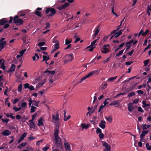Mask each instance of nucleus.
Instances as JSON below:
<instances>
[{
  "mask_svg": "<svg viewBox=\"0 0 151 151\" xmlns=\"http://www.w3.org/2000/svg\"><path fill=\"white\" fill-rule=\"evenodd\" d=\"M59 127V124L56 125V126L55 129L54 136L55 144L58 147L61 148L62 147V144L61 142V139L58 135Z\"/></svg>",
  "mask_w": 151,
  "mask_h": 151,
  "instance_id": "nucleus-1",
  "label": "nucleus"
},
{
  "mask_svg": "<svg viewBox=\"0 0 151 151\" xmlns=\"http://www.w3.org/2000/svg\"><path fill=\"white\" fill-rule=\"evenodd\" d=\"M49 12H50V13L48 14L47 16L49 17H50L53 16L56 13V11L54 8L48 7L46 9L45 12L46 14H48Z\"/></svg>",
  "mask_w": 151,
  "mask_h": 151,
  "instance_id": "nucleus-2",
  "label": "nucleus"
},
{
  "mask_svg": "<svg viewBox=\"0 0 151 151\" xmlns=\"http://www.w3.org/2000/svg\"><path fill=\"white\" fill-rule=\"evenodd\" d=\"M18 15H15L13 18V23L14 24H18L19 25H22L23 24V21L21 19H19Z\"/></svg>",
  "mask_w": 151,
  "mask_h": 151,
  "instance_id": "nucleus-3",
  "label": "nucleus"
},
{
  "mask_svg": "<svg viewBox=\"0 0 151 151\" xmlns=\"http://www.w3.org/2000/svg\"><path fill=\"white\" fill-rule=\"evenodd\" d=\"M52 119L53 120L54 123L56 124V125L59 124V115L58 113L57 112L55 115L52 114Z\"/></svg>",
  "mask_w": 151,
  "mask_h": 151,
  "instance_id": "nucleus-4",
  "label": "nucleus"
},
{
  "mask_svg": "<svg viewBox=\"0 0 151 151\" xmlns=\"http://www.w3.org/2000/svg\"><path fill=\"white\" fill-rule=\"evenodd\" d=\"M99 27L100 26L99 25L96 27L95 29V33L92 35L93 39H94L96 37L99 33L100 31V29H99Z\"/></svg>",
  "mask_w": 151,
  "mask_h": 151,
  "instance_id": "nucleus-5",
  "label": "nucleus"
},
{
  "mask_svg": "<svg viewBox=\"0 0 151 151\" xmlns=\"http://www.w3.org/2000/svg\"><path fill=\"white\" fill-rule=\"evenodd\" d=\"M70 4L69 3L66 2L62 5L57 7V9L60 10H61L63 9H65Z\"/></svg>",
  "mask_w": 151,
  "mask_h": 151,
  "instance_id": "nucleus-6",
  "label": "nucleus"
},
{
  "mask_svg": "<svg viewBox=\"0 0 151 151\" xmlns=\"http://www.w3.org/2000/svg\"><path fill=\"white\" fill-rule=\"evenodd\" d=\"M6 45V41H0V52L3 49Z\"/></svg>",
  "mask_w": 151,
  "mask_h": 151,
  "instance_id": "nucleus-7",
  "label": "nucleus"
},
{
  "mask_svg": "<svg viewBox=\"0 0 151 151\" xmlns=\"http://www.w3.org/2000/svg\"><path fill=\"white\" fill-rule=\"evenodd\" d=\"M64 143L65 148L66 151H67L68 150L71 149L70 145L67 142V141L65 139L64 140Z\"/></svg>",
  "mask_w": 151,
  "mask_h": 151,
  "instance_id": "nucleus-8",
  "label": "nucleus"
},
{
  "mask_svg": "<svg viewBox=\"0 0 151 151\" xmlns=\"http://www.w3.org/2000/svg\"><path fill=\"white\" fill-rule=\"evenodd\" d=\"M8 22V20L6 18H3L0 19V25H4Z\"/></svg>",
  "mask_w": 151,
  "mask_h": 151,
  "instance_id": "nucleus-9",
  "label": "nucleus"
},
{
  "mask_svg": "<svg viewBox=\"0 0 151 151\" xmlns=\"http://www.w3.org/2000/svg\"><path fill=\"white\" fill-rule=\"evenodd\" d=\"M148 131L147 130H145L142 131V134L140 135V141H142L144 139V137L145 135L148 133Z\"/></svg>",
  "mask_w": 151,
  "mask_h": 151,
  "instance_id": "nucleus-10",
  "label": "nucleus"
},
{
  "mask_svg": "<svg viewBox=\"0 0 151 151\" xmlns=\"http://www.w3.org/2000/svg\"><path fill=\"white\" fill-rule=\"evenodd\" d=\"M106 122L104 120H101L99 124V126L101 128L104 129L105 127Z\"/></svg>",
  "mask_w": 151,
  "mask_h": 151,
  "instance_id": "nucleus-11",
  "label": "nucleus"
},
{
  "mask_svg": "<svg viewBox=\"0 0 151 151\" xmlns=\"http://www.w3.org/2000/svg\"><path fill=\"white\" fill-rule=\"evenodd\" d=\"M99 39V37H98L97 39L95 40H94L91 43V45L90 46H88L86 48V49H87L88 48H89L90 47H91V46H96V42Z\"/></svg>",
  "mask_w": 151,
  "mask_h": 151,
  "instance_id": "nucleus-12",
  "label": "nucleus"
},
{
  "mask_svg": "<svg viewBox=\"0 0 151 151\" xmlns=\"http://www.w3.org/2000/svg\"><path fill=\"white\" fill-rule=\"evenodd\" d=\"M1 134L4 136H7L11 134V132L9 130H6L4 131Z\"/></svg>",
  "mask_w": 151,
  "mask_h": 151,
  "instance_id": "nucleus-13",
  "label": "nucleus"
},
{
  "mask_svg": "<svg viewBox=\"0 0 151 151\" xmlns=\"http://www.w3.org/2000/svg\"><path fill=\"white\" fill-rule=\"evenodd\" d=\"M118 100H114L111 102L109 105L112 106L114 105L115 107H117L119 105Z\"/></svg>",
  "mask_w": 151,
  "mask_h": 151,
  "instance_id": "nucleus-14",
  "label": "nucleus"
},
{
  "mask_svg": "<svg viewBox=\"0 0 151 151\" xmlns=\"http://www.w3.org/2000/svg\"><path fill=\"white\" fill-rule=\"evenodd\" d=\"M44 74H46L45 75L46 76H48L50 74H51L52 75H54L55 73V72L54 70L50 71V70H46L44 72Z\"/></svg>",
  "mask_w": 151,
  "mask_h": 151,
  "instance_id": "nucleus-15",
  "label": "nucleus"
},
{
  "mask_svg": "<svg viewBox=\"0 0 151 151\" xmlns=\"http://www.w3.org/2000/svg\"><path fill=\"white\" fill-rule=\"evenodd\" d=\"M103 145V146L105 147L106 149H105L110 150L111 146L110 145H109L106 142H104Z\"/></svg>",
  "mask_w": 151,
  "mask_h": 151,
  "instance_id": "nucleus-16",
  "label": "nucleus"
},
{
  "mask_svg": "<svg viewBox=\"0 0 151 151\" xmlns=\"http://www.w3.org/2000/svg\"><path fill=\"white\" fill-rule=\"evenodd\" d=\"M15 66V65L14 64H12L11 67L9 69V70L8 72L9 73H10L12 72L13 71H14Z\"/></svg>",
  "mask_w": 151,
  "mask_h": 151,
  "instance_id": "nucleus-17",
  "label": "nucleus"
},
{
  "mask_svg": "<svg viewBox=\"0 0 151 151\" xmlns=\"http://www.w3.org/2000/svg\"><path fill=\"white\" fill-rule=\"evenodd\" d=\"M132 104L131 103H129L128 104V111L130 112H131L132 110H133L134 109V108L133 106L132 105Z\"/></svg>",
  "mask_w": 151,
  "mask_h": 151,
  "instance_id": "nucleus-18",
  "label": "nucleus"
},
{
  "mask_svg": "<svg viewBox=\"0 0 151 151\" xmlns=\"http://www.w3.org/2000/svg\"><path fill=\"white\" fill-rule=\"evenodd\" d=\"M43 119L41 117L38 120V123L37 124V126H40L41 125L43 126Z\"/></svg>",
  "mask_w": 151,
  "mask_h": 151,
  "instance_id": "nucleus-19",
  "label": "nucleus"
},
{
  "mask_svg": "<svg viewBox=\"0 0 151 151\" xmlns=\"http://www.w3.org/2000/svg\"><path fill=\"white\" fill-rule=\"evenodd\" d=\"M124 30V29H123L115 33V34L114 35L115 36V38L117 37L120 36V35H121L122 34V32Z\"/></svg>",
  "mask_w": 151,
  "mask_h": 151,
  "instance_id": "nucleus-20",
  "label": "nucleus"
},
{
  "mask_svg": "<svg viewBox=\"0 0 151 151\" xmlns=\"http://www.w3.org/2000/svg\"><path fill=\"white\" fill-rule=\"evenodd\" d=\"M64 111V121H67L68 119H69L71 117L69 115L68 116V118H66V111L65 110H64L63 111Z\"/></svg>",
  "mask_w": 151,
  "mask_h": 151,
  "instance_id": "nucleus-21",
  "label": "nucleus"
},
{
  "mask_svg": "<svg viewBox=\"0 0 151 151\" xmlns=\"http://www.w3.org/2000/svg\"><path fill=\"white\" fill-rule=\"evenodd\" d=\"M90 74L88 73L85 76H84L83 78H82L81 80L78 82V83H81L82 81H84V80L86 79V78H89L90 76Z\"/></svg>",
  "mask_w": 151,
  "mask_h": 151,
  "instance_id": "nucleus-22",
  "label": "nucleus"
},
{
  "mask_svg": "<svg viewBox=\"0 0 151 151\" xmlns=\"http://www.w3.org/2000/svg\"><path fill=\"white\" fill-rule=\"evenodd\" d=\"M81 127L83 129H87L89 127L88 124H85L82 123L81 125Z\"/></svg>",
  "mask_w": 151,
  "mask_h": 151,
  "instance_id": "nucleus-23",
  "label": "nucleus"
},
{
  "mask_svg": "<svg viewBox=\"0 0 151 151\" xmlns=\"http://www.w3.org/2000/svg\"><path fill=\"white\" fill-rule=\"evenodd\" d=\"M100 71L98 70H93L88 73L89 74L90 76H92L93 74H98L99 73Z\"/></svg>",
  "mask_w": 151,
  "mask_h": 151,
  "instance_id": "nucleus-24",
  "label": "nucleus"
},
{
  "mask_svg": "<svg viewBox=\"0 0 151 151\" xmlns=\"http://www.w3.org/2000/svg\"><path fill=\"white\" fill-rule=\"evenodd\" d=\"M67 57H68V59L66 60L67 61H70L73 59V54H70L67 55Z\"/></svg>",
  "mask_w": 151,
  "mask_h": 151,
  "instance_id": "nucleus-25",
  "label": "nucleus"
},
{
  "mask_svg": "<svg viewBox=\"0 0 151 151\" xmlns=\"http://www.w3.org/2000/svg\"><path fill=\"white\" fill-rule=\"evenodd\" d=\"M32 104L33 105L36 106L37 107H38V104L39 101H37L35 100H32Z\"/></svg>",
  "mask_w": 151,
  "mask_h": 151,
  "instance_id": "nucleus-26",
  "label": "nucleus"
},
{
  "mask_svg": "<svg viewBox=\"0 0 151 151\" xmlns=\"http://www.w3.org/2000/svg\"><path fill=\"white\" fill-rule=\"evenodd\" d=\"M25 13L26 12L25 11L22 10L19 12L18 14L20 16L22 17L25 15Z\"/></svg>",
  "mask_w": 151,
  "mask_h": 151,
  "instance_id": "nucleus-27",
  "label": "nucleus"
},
{
  "mask_svg": "<svg viewBox=\"0 0 151 151\" xmlns=\"http://www.w3.org/2000/svg\"><path fill=\"white\" fill-rule=\"evenodd\" d=\"M107 83H105L104 85H101L100 86V88L102 90L106 89L107 87Z\"/></svg>",
  "mask_w": 151,
  "mask_h": 151,
  "instance_id": "nucleus-28",
  "label": "nucleus"
},
{
  "mask_svg": "<svg viewBox=\"0 0 151 151\" xmlns=\"http://www.w3.org/2000/svg\"><path fill=\"white\" fill-rule=\"evenodd\" d=\"M149 11H151V7L149 6V5H148L147 6V14L148 15V16L150 15V12Z\"/></svg>",
  "mask_w": 151,
  "mask_h": 151,
  "instance_id": "nucleus-29",
  "label": "nucleus"
},
{
  "mask_svg": "<svg viewBox=\"0 0 151 151\" xmlns=\"http://www.w3.org/2000/svg\"><path fill=\"white\" fill-rule=\"evenodd\" d=\"M104 107L103 106V104L101 105V106L100 107V108L99 109L98 112H100V115L102 114H103L102 112L101 111V110H103Z\"/></svg>",
  "mask_w": 151,
  "mask_h": 151,
  "instance_id": "nucleus-30",
  "label": "nucleus"
},
{
  "mask_svg": "<svg viewBox=\"0 0 151 151\" xmlns=\"http://www.w3.org/2000/svg\"><path fill=\"white\" fill-rule=\"evenodd\" d=\"M57 43L54 45V48H55V50H57L59 48V44L58 40H56Z\"/></svg>",
  "mask_w": 151,
  "mask_h": 151,
  "instance_id": "nucleus-31",
  "label": "nucleus"
},
{
  "mask_svg": "<svg viewBox=\"0 0 151 151\" xmlns=\"http://www.w3.org/2000/svg\"><path fill=\"white\" fill-rule=\"evenodd\" d=\"M106 119L109 123H111L112 122V118L111 116H109L108 117H105Z\"/></svg>",
  "mask_w": 151,
  "mask_h": 151,
  "instance_id": "nucleus-32",
  "label": "nucleus"
},
{
  "mask_svg": "<svg viewBox=\"0 0 151 151\" xmlns=\"http://www.w3.org/2000/svg\"><path fill=\"white\" fill-rule=\"evenodd\" d=\"M42 57L43 58V59L42 60V62L44 61H47L50 59V58L49 57H47L46 56L43 55L42 56Z\"/></svg>",
  "mask_w": 151,
  "mask_h": 151,
  "instance_id": "nucleus-33",
  "label": "nucleus"
},
{
  "mask_svg": "<svg viewBox=\"0 0 151 151\" xmlns=\"http://www.w3.org/2000/svg\"><path fill=\"white\" fill-rule=\"evenodd\" d=\"M34 14L39 17H41L42 16V13L38 11H35Z\"/></svg>",
  "mask_w": 151,
  "mask_h": 151,
  "instance_id": "nucleus-34",
  "label": "nucleus"
},
{
  "mask_svg": "<svg viewBox=\"0 0 151 151\" xmlns=\"http://www.w3.org/2000/svg\"><path fill=\"white\" fill-rule=\"evenodd\" d=\"M142 125L143 126V129L144 130L145 129H146L149 128L150 127V125H147L146 124H142Z\"/></svg>",
  "mask_w": 151,
  "mask_h": 151,
  "instance_id": "nucleus-35",
  "label": "nucleus"
},
{
  "mask_svg": "<svg viewBox=\"0 0 151 151\" xmlns=\"http://www.w3.org/2000/svg\"><path fill=\"white\" fill-rule=\"evenodd\" d=\"M22 84L21 83L19 84L18 86V92H20L22 91Z\"/></svg>",
  "mask_w": 151,
  "mask_h": 151,
  "instance_id": "nucleus-36",
  "label": "nucleus"
},
{
  "mask_svg": "<svg viewBox=\"0 0 151 151\" xmlns=\"http://www.w3.org/2000/svg\"><path fill=\"white\" fill-rule=\"evenodd\" d=\"M117 78V76H114V77H111L109 78L108 80V81H113Z\"/></svg>",
  "mask_w": 151,
  "mask_h": 151,
  "instance_id": "nucleus-37",
  "label": "nucleus"
},
{
  "mask_svg": "<svg viewBox=\"0 0 151 151\" xmlns=\"http://www.w3.org/2000/svg\"><path fill=\"white\" fill-rule=\"evenodd\" d=\"M36 109L37 108L35 107L32 106L30 109V112L31 113L34 112L35 111V109Z\"/></svg>",
  "mask_w": 151,
  "mask_h": 151,
  "instance_id": "nucleus-38",
  "label": "nucleus"
},
{
  "mask_svg": "<svg viewBox=\"0 0 151 151\" xmlns=\"http://www.w3.org/2000/svg\"><path fill=\"white\" fill-rule=\"evenodd\" d=\"M110 100V98H107L106 99L105 101L104 102V105H103V106L104 107L107 104H108L109 103L108 102H107V100Z\"/></svg>",
  "mask_w": 151,
  "mask_h": 151,
  "instance_id": "nucleus-39",
  "label": "nucleus"
},
{
  "mask_svg": "<svg viewBox=\"0 0 151 151\" xmlns=\"http://www.w3.org/2000/svg\"><path fill=\"white\" fill-rule=\"evenodd\" d=\"M13 109L15 112L19 111L21 109V108L20 107L17 108L16 107H14Z\"/></svg>",
  "mask_w": 151,
  "mask_h": 151,
  "instance_id": "nucleus-40",
  "label": "nucleus"
},
{
  "mask_svg": "<svg viewBox=\"0 0 151 151\" xmlns=\"http://www.w3.org/2000/svg\"><path fill=\"white\" fill-rule=\"evenodd\" d=\"M146 147L147 150H151V145L150 146L149 143H147L146 144Z\"/></svg>",
  "mask_w": 151,
  "mask_h": 151,
  "instance_id": "nucleus-41",
  "label": "nucleus"
},
{
  "mask_svg": "<svg viewBox=\"0 0 151 151\" xmlns=\"http://www.w3.org/2000/svg\"><path fill=\"white\" fill-rule=\"evenodd\" d=\"M124 49L123 50H122L120 51L119 52V53H117V54H116V57L119 56H120V55H122L124 52Z\"/></svg>",
  "mask_w": 151,
  "mask_h": 151,
  "instance_id": "nucleus-42",
  "label": "nucleus"
},
{
  "mask_svg": "<svg viewBox=\"0 0 151 151\" xmlns=\"http://www.w3.org/2000/svg\"><path fill=\"white\" fill-rule=\"evenodd\" d=\"M27 133H24L20 137V138L23 140L24 138L26 136Z\"/></svg>",
  "mask_w": 151,
  "mask_h": 151,
  "instance_id": "nucleus-43",
  "label": "nucleus"
},
{
  "mask_svg": "<svg viewBox=\"0 0 151 151\" xmlns=\"http://www.w3.org/2000/svg\"><path fill=\"white\" fill-rule=\"evenodd\" d=\"M142 103L143 105H144L143 107H145L147 106H150V105L149 104H146V101H142Z\"/></svg>",
  "mask_w": 151,
  "mask_h": 151,
  "instance_id": "nucleus-44",
  "label": "nucleus"
},
{
  "mask_svg": "<svg viewBox=\"0 0 151 151\" xmlns=\"http://www.w3.org/2000/svg\"><path fill=\"white\" fill-rule=\"evenodd\" d=\"M133 41V40H131L129 41L128 42H127L125 44L126 46H127L128 45H130L132 43Z\"/></svg>",
  "mask_w": 151,
  "mask_h": 151,
  "instance_id": "nucleus-45",
  "label": "nucleus"
},
{
  "mask_svg": "<svg viewBox=\"0 0 151 151\" xmlns=\"http://www.w3.org/2000/svg\"><path fill=\"white\" fill-rule=\"evenodd\" d=\"M135 95V92L134 91H133V92H131L130 93H129V94H128V95L127 96L129 97H132L133 96Z\"/></svg>",
  "mask_w": 151,
  "mask_h": 151,
  "instance_id": "nucleus-46",
  "label": "nucleus"
},
{
  "mask_svg": "<svg viewBox=\"0 0 151 151\" xmlns=\"http://www.w3.org/2000/svg\"><path fill=\"white\" fill-rule=\"evenodd\" d=\"M110 59H111V57H109L107 58L105 60L103 61L104 63L105 64V63H107V62H109L110 61Z\"/></svg>",
  "mask_w": 151,
  "mask_h": 151,
  "instance_id": "nucleus-47",
  "label": "nucleus"
},
{
  "mask_svg": "<svg viewBox=\"0 0 151 151\" xmlns=\"http://www.w3.org/2000/svg\"><path fill=\"white\" fill-rule=\"evenodd\" d=\"M72 42L71 40H69L66 39L65 40V44L66 45H69Z\"/></svg>",
  "mask_w": 151,
  "mask_h": 151,
  "instance_id": "nucleus-48",
  "label": "nucleus"
},
{
  "mask_svg": "<svg viewBox=\"0 0 151 151\" xmlns=\"http://www.w3.org/2000/svg\"><path fill=\"white\" fill-rule=\"evenodd\" d=\"M96 132L97 134H100L101 133V130L98 127L96 128Z\"/></svg>",
  "mask_w": 151,
  "mask_h": 151,
  "instance_id": "nucleus-49",
  "label": "nucleus"
},
{
  "mask_svg": "<svg viewBox=\"0 0 151 151\" xmlns=\"http://www.w3.org/2000/svg\"><path fill=\"white\" fill-rule=\"evenodd\" d=\"M111 35H109L107 36H105L103 39V40L104 41V42L106 41L107 40L110 36Z\"/></svg>",
  "mask_w": 151,
  "mask_h": 151,
  "instance_id": "nucleus-50",
  "label": "nucleus"
},
{
  "mask_svg": "<svg viewBox=\"0 0 151 151\" xmlns=\"http://www.w3.org/2000/svg\"><path fill=\"white\" fill-rule=\"evenodd\" d=\"M99 138L100 139H103L104 136V134L102 133H101L100 134H99Z\"/></svg>",
  "mask_w": 151,
  "mask_h": 151,
  "instance_id": "nucleus-51",
  "label": "nucleus"
},
{
  "mask_svg": "<svg viewBox=\"0 0 151 151\" xmlns=\"http://www.w3.org/2000/svg\"><path fill=\"white\" fill-rule=\"evenodd\" d=\"M26 49H25L24 50H22V51H20L19 53H20V55L22 56L24 52L26 51Z\"/></svg>",
  "mask_w": 151,
  "mask_h": 151,
  "instance_id": "nucleus-52",
  "label": "nucleus"
},
{
  "mask_svg": "<svg viewBox=\"0 0 151 151\" xmlns=\"http://www.w3.org/2000/svg\"><path fill=\"white\" fill-rule=\"evenodd\" d=\"M10 20L8 21V22L9 24L12 23V22L13 20V18L12 17H9Z\"/></svg>",
  "mask_w": 151,
  "mask_h": 151,
  "instance_id": "nucleus-53",
  "label": "nucleus"
},
{
  "mask_svg": "<svg viewBox=\"0 0 151 151\" xmlns=\"http://www.w3.org/2000/svg\"><path fill=\"white\" fill-rule=\"evenodd\" d=\"M45 44V42H40L38 43V45L40 47H42Z\"/></svg>",
  "mask_w": 151,
  "mask_h": 151,
  "instance_id": "nucleus-54",
  "label": "nucleus"
},
{
  "mask_svg": "<svg viewBox=\"0 0 151 151\" xmlns=\"http://www.w3.org/2000/svg\"><path fill=\"white\" fill-rule=\"evenodd\" d=\"M1 120L4 123L6 122V123H7L9 121V119H2Z\"/></svg>",
  "mask_w": 151,
  "mask_h": 151,
  "instance_id": "nucleus-55",
  "label": "nucleus"
},
{
  "mask_svg": "<svg viewBox=\"0 0 151 151\" xmlns=\"http://www.w3.org/2000/svg\"><path fill=\"white\" fill-rule=\"evenodd\" d=\"M1 68L3 69L4 70H5L6 69V67L4 65V62H3V63L2 64Z\"/></svg>",
  "mask_w": 151,
  "mask_h": 151,
  "instance_id": "nucleus-56",
  "label": "nucleus"
},
{
  "mask_svg": "<svg viewBox=\"0 0 151 151\" xmlns=\"http://www.w3.org/2000/svg\"><path fill=\"white\" fill-rule=\"evenodd\" d=\"M95 110V109H93V110L91 112H90V111L88 112L86 114V116H87L89 114V115H91L92 113H93L94 112Z\"/></svg>",
  "mask_w": 151,
  "mask_h": 151,
  "instance_id": "nucleus-57",
  "label": "nucleus"
},
{
  "mask_svg": "<svg viewBox=\"0 0 151 151\" xmlns=\"http://www.w3.org/2000/svg\"><path fill=\"white\" fill-rule=\"evenodd\" d=\"M22 106L23 107H27V103L25 102L22 103L21 104Z\"/></svg>",
  "mask_w": 151,
  "mask_h": 151,
  "instance_id": "nucleus-58",
  "label": "nucleus"
},
{
  "mask_svg": "<svg viewBox=\"0 0 151 151\" xmlns=\"http://www.w3.org/2000/svg\"><path fill=\"white\" fill-rule=\"evenodd\" d=\"M115 4V3L114 1V0H112L111 3L110 4V6H112V7H113V8H114Z\"/></svg>",
  "mask_w": 151,
  "mask_h": 151,
  "instance_id": "nucleus-59",
  "label": "nucleus"
},
{
  "mask_svg": "<svg viewBox=\"0 0 151 151\" xmlns=\"http://www.w3.org/2000/svg\"><path fill=\"white\" fill-rule=\"evenodd\" d=\"M45 83V80L44 82L42 81L39 83V85L40 86H42Z\"/></svg>",
  "mask_w": 151,
  "mask_h": 151,
  "instance_id": "nucleus-60",
  "label": "nucleus"
},
{
  "mask_svg": "<svg viewBox=\"0 0 151 151\" xmlns=\"http://www.w3.org/2000/svg\"><path fill=\"white\" fill-rule=\"evenodd\" d=\"M148 32H149L148 30V29H147L146 30V31H145V32H143V33H142V35L143 36H145L148 33Z\"/></svg>",
  "mask_w": 151,
  "mask_h": 151,
  "instance_id": "nucleus-61",
  "label": "nucleus"
},
{
  "mask_svg": "<svg viewBox=\"0 0 151 151\" xmlns=\"http://www.w3.org/2000/svg\"><path fill=\"white\" fill-rule=\"evenodd\" d=\"M149 61V59L145 61L144 62V65L145 66H147L148 64V63Z\"/></svg>",
  "mask_w": 151,
  "mask_h": 151,
  "instance_id": "nucleus-62",
  "label": "nucleus"
},
{
  "mask_svg": "<svg viewBox=\"0 0 151 151\" xmlns=\"http://www.w3.org/2000/svg\"><path fill=\"white\" fill-rule=\"evenodd\" d=\"M46 26L45 27V29L49 28L50 27V24L49 23H46Z\"/></svg>",
  "mask_w": 151,
  "mask_h": 151,
  "instance_id": "nucleus-63",
  "label": "nucleus"
},
{
  "mask_svg": "<svg viewBox=\"0 0 151 151\" xmlns=\"http://www.w3.org/2000/svg\"><path fill=\"white\" fill-rule=\"evenodd\" d=\"M9 25L8 23H6L4 25V28L5 29H6L9 27Z\"/></svg>",
  "mask_w": 151,
  "mask_h": 151,
  "instance_id": "nucleus-64",
  "label": "nucleus"
}]
</instances>
